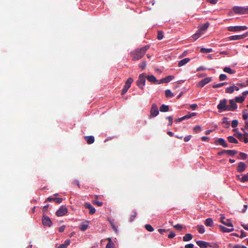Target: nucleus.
Segmentation results:
<instances>
[{
  "mask_svg": "<svg viewBox=\"0 0 248 248\" xmlns=\"http://www.w3.org/2000/svg\"><path fill=\"white\" fill-rule=\"evenodd\" d=\"M227 82H223V83H218V84H214V85H213V87L214 88H219V87H221L225 85H227Z\"/></svg>",
  "mask_w": 248,
  "mask_h": 248,
  "instance_id": "nucleus-42",
  "label": "nucleus"
},
{
  "mask_svg": "<svg viewBox=\"0 0 248 248\" xmlns=\"http://www.w3.org/2000/svg\"><path fill=\"white\" fill-rule=\"evenodd\" d=\"M145 229L150 232H152L154 231V229L153 227L150 224H146L145 225Z\"/></svg>",
  "mask_w": 248,
  "mask_h": 248,
  "instance_id": "nucleus-41",
  "label": "nucleus"
},
{
  "mask_svg": "<svg viewBox=\"0 0 248 248\" xmlns=\"http://www.w3.org/2000/svg\"><path fill=\"white\" fill-rule=\"evenodd\" d=\"M47 201L48 202H51V201H54L57 203H60L62 201V199L61 198H52V197H48L47 199Z\"/></svg>",
  "mask_w": 248,
  "mask_h": 248,
  "instance_id": "nucleus-20",
  "label": "nucleus"
},
{
  "mask_svg": "<svg viewBox=\"0 0 248 248\" xmlns=\"http://www.w3.org/2000/svg\"><path fill=\"white\" fill-rule=\"evenodd\" d=\"M246 167L247 166L245 163L243 162H240L239 163L238 165L237 168V171L239 173H241L246 170Z\"/></svg>",
  "mask_w": 248,
  "mask_h": 248,
  "instance_id": "nucleus-16",
  "label": "nucleus"
},
{
  "mask_svg": "<svg viewBox=\"0 0 248 248\" xmlns=\"http://www.w3.org/2000/svg\"><path fill=\"white\" fill-rule=\"evenodd\" d=\"M207 1L211 4H215L217 2L218 0H207Z\"/></svg>",
  "mask_w": 248,
  "mask_h": 248,
  "instance_id": "nucleus-57",
  "label": "nucleus"
},
{
  "mask_svg": "<svg viewBox=\"0 0 248 248\" xmlns=\"http://www.w3.org/2000/svg\"><path fill=\"white\" fill-rule=\"evenodd\" d=\"M198 108V106L196 104H192L190 106V108L192 110H195Z\"/></svg>",
  "mask_w": 248,
  "mask_h": 248,
  "instance_id": "nucleus-56",
  "label": "nucleus"
},
{
  "mask_svg": "<svg viewBox=\"0 0 248 248\" xmlns=\"http://www.w3.org/2000/svg\"><path fill=\"white\" fill-rule=\"evenodd\" d=\"M133 82V79L131 78H129L125 83V85L129 87L131 86V83Z\"/></svg>",
  "mask_w": 248,
  "mask_h": 248,
  "instance_id": "nucleus-43",
  "label": "nucleus"
},
{
  "mask_svg": "<svg viewBox=\"0 0 248 248\" xmlns=\"http://www.w3.org/2000/svg\"><path fill=\"white\" fill-rule=\"evenodd\" d=\"M242 141L244 142L245 143H247L248 142V138L247 137H245L244 136L242 135Z\"/></svg>",
  "mask_w": 248,
  "mask_h": 248,
  "instance_id": "nucleus-58",
  "label": "nucleus"
},
{
  "mask_svg": "<svg viewBox=\"0 0 248 248\" xmlns=\"http://www.w3.org/2000/svg\"><path fill=\"white\" fill-rule=\"evenodd\" d=\"M163 36H164L163 32L161 31H158L157 32V38L158 40H160L163 39Z\"/></svg>",
  "mask_w": 248,
  "mask_h": 248,
  "instance_id": "nucleus-40",
  "label": "nucleus"
},
{
  "mask_svg": "<svg viewBox=\"0 0 248 248\" xmlns=\"http://www.w3.org/2000/svg\"><path fill=\"white\" fill-rule=\"evenodd\" d=\"M158 113L159 110L157 105L155 104H153L150 110V116L154 117L156 116Z\"/></svg>",
  "mask_w": 248,
  "mask_h": 248,
  "instance_id": "nucleus-6",
  "label": "nucleus"
},
{
  "mask_svg": "<svg viewBox=\"0 0 248 248\" xmlns=\"http://www.w3.org/2000/svg\"><path fill=\"white\" fill-rule=\"evenodd\" d=\"M219 78L220 81L224 80L227 78V76L225 74H222L220 75Z\"/></svg>",
  "mask_w": 248,
  "mask_h": 248,
  "instance_id": "nucleus-51",
  "label": "nucleus"
},
{
  "mask_svg": "<svg viewBox=\"0 0 248 248\" xmlns=\"http://www.w3.org/2000/svg\"><path fill=\"white\" fill-rule=\"evenodd\" d=\"M209 26V23L208 22H206L204 24H202L199 26V31L201 32L203 34V32L205 31Z\"/></svg>",
  "mask_w": 248,
  "mask_h": 248,
  "instance_id": "nucleus-18",
  "label": "nucleus"
},
{
  "mask_svg": "<svg viewBox=\"0 0 248 248\" xmlns=\"http://www.w3.org/2000/svg\"><path fill=\"white\" fill-rule=\"evenodd\" d=\"M108 220L109 221V223L110 224L112 228L113 229V230L116 232H117L118 229H117V226L115 225V224L114 223V219H109V218H108Z\"/></svg>",
  "mask_w": 248,
  "mask_h": 248,
  "instance_id": "nucleus-24",
  "label": "nucleus"
},
{
  "mask_svg": "<svg viewBox=\"0 0 248 248\" xmlns=\"http://www.w3.org/2000/svg\"><path fill=\"white\" fill-rule=\"evenodd\" d=\"M237 177H238L239 179L242 182L248 181V175L246 174L243 175L241 178L240 177L239 175H237Z\"/></svg>",
  "mask_w": 248,
  "mask_h": 248,
  "instance_id": "nucleus-32",
  "label": "nucleus"
},
{
  "mask_svg": "<svg viewBox=\"0 0 248 248\" xmlns=\"http://www.w3.org/2000/svg\"><path fill=\"white\" fill-rule=\"evenodd\" d=\"M248 29L246 26H229L227 28L228 31H240L246 30Z\"/></svg>",
  "mask_w": 248,
  "mask_h": 248,
  "instance_id": "nucleus-5",
  "label": "nucleus"
},
{
  "mask_svg": "<svg viewBox=\"0 0 248 248\" xmlns=\"http://www.w3.org/2000/svg\"><path fill=\"white\" fill-rule=\"evenodd\" d=\"M67 209L64 206H62L56 212V215L58 217H62L65 215L67 213Z\"/></svg>",
  "mask_w": 248,
  "mask_h": 248,
  "instance_id": "nucleus-9",
  "label": "nucleus"
},
{
  "mask_svg": "<svg viewBox=\"0 0 248 248\" xmlns=\"http://www.w3.org/2000/svg\"><path fill=\"white\" fill-rule=\"evenodd\" d=\"M146 78H147V80L149 81L152 83L157 84V81H158V80H157L154 76H148L146 77Z\"/></svg>",
  "mask_w": 248,
  "mask_h": 248,
  "instance_id": "nucleus-22",
  "label": "nucleus"
},
{
  "mask_svg": "<svg viewBox=\"0 0 248 248\" xmlns=\"http://www.w3.org/2000/svg\"><path fill=\"white\" fill-rule=\"evenodd\" d=\"M240 157L239 159H245L247 157V155L244 153L240 152L239 153Z\"/></svg>",
  "mask_w": 248,
  "mask_h": 248,
  "instance_id": "nucleus-48",
  "label": "nucleus"
},
{
  "mask_svg": "<svg viewBox=\"0 0 248 248\" xmlns=\"http://www.w3.org/2000/svg\"><path fill=\"white\" fill-rule=\"evenodd\" d=\"M84 206L86 208L90 210L89 213L90 214L93 215L95 213V208L90 203H88V202L85 203Z\"/></svg>",
  "mask_w": 248,
  "mask_h": 248,
  "instance_id": "nucleus-17",
  "label": "nucleus"
},
{
  "mask_svg": "<svg viewBox=\"0 0 248 248\" xmlns=\"http://www.w3.org/2000/svg\"><path fill=\"white\" fill-rule=\"evenodd\" d=\"M191 138V135H189V136H187L186 137H185L184 138V141H186V142H187L188 141H189L190 139Z\"/></svg>",
  "mask_w": 248,
  "mask_h": 248,
  "instance_id": "nucleus-62",
  "label": "nucleus"
},
{
  "mask_svg": "<svg viewBox=\"0 0 248 248\" xmlns=\"http://www.w3.org/2000/svg\"><path fill=\"white\" fill-rule=\"evenodd\" d=\"M230 105H228L229 107L228 111H234L237 108V105L236 104V102L233 99H230L229 100Z\"/></svg>",
  "mask_w": 248,
  "mask_h": 248,
  "instance_id": "nucleus-10",
  "label": "nucleus"
},
{
  "mask_svg": "<svg viewBox=\"0 0 248 248\" xmlns=\"http://www.w3.org/2000/svg\"><path fill=\"white\" fill-rule=\"evenodd\" d=\"M137 212L136 211H134L133 212V214L131 215V216L130 217V222L133 221L134 220L136 217L137 216Z\"/></svg>",
  "mask_w": 248,
  "mask_h": 248,
  "instance_id": "nucleus-49",
  "label": "nucleus"
},
{
  "mask_svg": "<svg viewBox=\"0 0 248 248\" xmlns=\"http://www.w3.org/2000/svg\"><path fill=\"white\" fill-rule=\"evenodd\" d=\"M248 36V31L242 35H236L231 36L229 37L230 40H241Z\"/></svg>",
  "mask_w": 248,
  "mask_h": 248,
  "instance_id": "nucleus-8",
  "label": "nucleus"
},
{
  "mask_svg": "<svg viewBox=\"0 0 248 248\" xmlns=\"http://www.w3.org/2000/svg\"><path fill=\"white\" fill-rule=\"evenodd\" d=\"M89 221H87L85 223H83L80 226V230L82 231H86L88 228Z\"/></svg>",
  "mask_w": 248,
  "mask_h": 248,
  "instance_id": "nucleus-25",
  "label": "nucleus"
},
{
  "mask_svg": "<svg viewBox=\"0 0 248 248\" xmlns=\"http://www.w3.org/2000/svg\"><path fill=\"white\" fill-rule=\"evenodd\" d=\"M109 242L107 244L106 248H113L114 244L111 242L110 238H108Z\"/></svg>",
  "mask_w": 248,
  "mask_h": 248,
  "instance_id": "nucleus-44",
  "label": "nucleus"
},
{
  "mask_svg": "<svg viewBox=\"0 0 248 248\" xmlns=\"http://www.w3.org/2000/svg\"><path fill=\"white\" fill-rule=\"evenodd\" d=\"M189 61H190V59H189L188 58H185L179 62L178 65L179 67H181V66L184 65L185 64H186L187 63H188Z\"/></svg>",
  "mask_w": 248,
  "mask_h": 248,
  "instance_id": "nucleus-23",
  "label": "nucleus"
},
{
  "mask_svg": "<svg viewBox=\"0 0 248 248\" xmlns=\"http://www.w3.org/2000/svg\"><path fill=\"white\" fill-rule=\"evenodd\" d=\"M173 227L174 228H175V229L179 230V231H181V229H182V226L181 224H178L177 225H173Z\"/></svg>",
  "mask_w": 248,
  "mask_h": 248,
  "instance_id": "nucleus-52",
  "label": "nucleus"
},
{
  "mask_svg": "<svg viewBox=\"0 0 248 248\" xmlns=\"http://www.w3.org/2000/svg\"><path fill=\"white\" fill-rule=\"evenodd\" d=\"M42 223L44 226H47V227H50L52 225V221L48 216L43 215L42 217Z\"/></svg>",
  "mask_w": 248,
  "mask_h": 248,
  "instance_id": "nucleus-7",
  "label": "nucleus"
},
{
  "mask_svg": "<svg viewBox=\"0 0 248 248\" xmlns=\"http://www.w3.org/2000/svg\"><path fill=\"white\" fill-rule=\"evenodd\" d=\"M232 10L236 14H248V7L234 6L233 7Z\"/></svg>",
  "mask_w": 248,
  "mask_h": 248,
  "instance_id": "nucleus-4",
  "label": "nucleus"
},
{
  "mask_svg": "<svg viewBox=\"0 0 248 248\" xmlns=\"http://www.w3.org/2000/svg\"><path fill=\"white\" fill-rule=\"evenodd\" d=\"M206 69H207V68L203 66H200L197 69V71H200L201 70H205Z\"/></svg>",
  "mask_w": 248,
  "mask_h": 248,
  "instance_id": "nucleus-63",
  "label": "nucleus"
},
{
  "mask_svg": "<svg viewBox=\"0 0 248 248\" xmlns=\"http://www.w3.org/2000/svg\"><path fill=\"white\" fill-rule=\"evenodd\" d=\"M237 129H234L233 130V131L235 132V133L234 134L235 136H236L240 140H242V134H241L240 132L237 131Z\"/></svg>",
  "mask_w": 248,
  "mask_h": 248,
  "instance_id": "nucleus-34",
  "label": "nucleus"
},
{
  "mask_svg": "<svg viewBox=\"0 0 248 248\" xmlns=\"http://www.w3.org/2000/svg\"><path fill=\"white\" fill-rule=\"evenodd\" d=\"M165 95L167 97H171L173 96V94L170 90L168 89L165 91Z\"/></svg>",
  "mask_w": 248,
  "mask_h": 248,
  "instance_id": "nucleus-38",
  "label": "nucleus"
},
{
  "mask_svg": "<svg viewBox=\"0 0 248 248\" xmlns=\"http://www.w3.org/2000/svg\"><path fill=\"white\" fill-rule=\"evenodd\" d=\"M202 34V33L199 31V30H198L196 33H195V34H194L192 35V38L194 40H196L198 38H199Z\"/></svg>",
  "mask_w": 248,
  "mask_h": 248,
  "instance_id": "nucleus-36",
  "label": "nucleus"
},
{
  "mask_svg": "<svg viewBox=\"0 0 248 248\" xmlns=\"http://www.w3.org/2000/svg\"><path fill=\"white\" fill-rule=\"evenodd\" d=\"M234 92L233 86L227 87L226 89V92L227 93H232Z\"/></svg>",
  "mask_w": 248,
  "mask_h": 248,
  "instance_id": "nucleus-45",
  "label": "nucleus"
},
{
  "mask_svg": "<svg viewBox=\"0 0 248 248\" xmlns=\"http://www.w3.org/2000/svg\"><path fill=\"white\" fill-rule=\"evenodd\" d=\"M223 71L224 72L229 73L230 74H234L235 72V70H232L231 68L228 67H225V68H224Z\"/></svg>",
  "mask_w": 248,
  "mask_h": 248,
  "instance_id": "nucleus-31",
  "label": "nucleus"
},
{
  "mask_svg": "<svg viewBox=\"0 0 248 248\" xmlns=\"http://www.w3.org/2000/svg\"><path fill=\"white\" fill-rule=\"evenodd\" d=\"M227 139L229 142L230 143L237 144L238 142V140L232 136H229L227 138Z\"/></svg>",
  "mask_w": 248,
  "mask_h": 248,
  "instance_id": "nucleus-30",
  "label": "nucleus"
},
{
  "mask_svg": "<svg viewBox=\"0 0 248 248\" xmlns=\"http://www.w3.org/2000/svg\"><path fill=\"white\" fill-rule=\"evenodd\" d=\"M130 87H129L127 85H124V86L122 91V94L123 95V94H125L127 92L128 90L129 89V88Z\"/></svg>",
  "mask_w": 248,
  "mask_h": 248,
  "instance_id": "nucleus-46",
  "label": "nucleus"
},
{
  "mask_svg": "<svg viewBox=\"0 0 248 248\" xmlns=\"http://www.w3.org/2000/svg\"><path fill=\"white\" fill-rule=\"evenodd\" d=\"M215 144L216 145H220L224 148L227 147L228 146L226 141L222 138H219L217 139L215 141Z\"/></svg>",
  "mask_w": 248,
  "mask_h": 248,
  "instance_id": "nucleus-12",
  "label": "nucleus"
},
{
  "mask_svg": "<svg viewBox=\"0 0 248 248\" xmlns=\"http://www.w3.org/2000/svg\"><path fill=\"white\" fill-rule=\"evenodd\" d=\"M245 97L244 96H237L235 98V101L237 103H242L244 101Z\"/></svg>",
  "mask_w": 248,
  "mask_h": 248,
  "instance_id": "nucleus-33",
  "label": "nucleus"
},
{
  "mask_svg": "<svg viewBox=\"0 0 248 248\" xmlns=\"http://www.w3.org/2000/svg\"><path fill=\"white\" fill-rule=\"evenodd\" d=\"M219 227L220 228L221 231L222 232H232L233 230V228L228 229V228H227L225 227L224 226H223L221 225H220Z\"/></svg>",
  "mask_w": 248,
  "mask_h": 248,
  "instance_id": "nucleus-29",
  "label": "nucleus"
},
{
  "mask_svg": "<svg viewBox=\"0 0 248 248\" xmlns=\"http://www.w3.org/2000/svg\"><path fill=\"white\" fill-rule=\"evenodd\" d=\"M206 226L212 227L213 225V221L212 218H208L205 221Z\"/></svg>",
  "mask_w": 248,
  "mask_h": 248,
  "instance_id": "nucleus-27",
  "label": "nucleus"
},
{
  "mask_svg": "<svg viewBox=\"0 0 248 248\" xmlns=\"http://www.w3.org/2000/svg\"><path fill=\"white\" fill-rule=\"evenodd\" d=\"M225 153H227V154L230 156H233L236 154H237V152L236 150H224L222 151L219 152L217 153L218 155H221L224 154Z\"/></svg>",
  "mask_w": 248,
  "mask_h": 248,
  "instance_id": "nucleus-11",
  "label": "nucleus"
},
{
  "mask_svg": "<svg viewBox=\"0 0 248 248\" xmlns=\"http://www.w3.org/2000/svg\"><path fill=\"white\" fill-rule=\"evenodd\" d=\"M194 245L193 244H187L185 246V248H193Z\"/></svg>",
  "mask_w": 248,
  "mask_h": 248,
  "instance_id": "nucleus-64",
  "label": "nucleus"
},
{
  "mask_svg": "<svg viewBox=\"0 0 248 248\" xmlns=\"http://www.w3.org/2000/svg\"><path fill=\"white\" fill-rule=\"evenodd\" d=\"M212 81V78L210 77L206 78L202 80L198 83V86L201 87H204L206 84H208Z\"/></svg>",
  "mask_w": 248,
  "mask_h": 248,
  "instance_id": "nucleus-13",
  "label": "nucleus"
},
{
  "mask_svg": "<svg viewBox=\"0 0 248 248\" xmlns=\"http://www.w3.org/2000/svg\"><path fill=\"white\" fill-rule=\"evenodd\" d=\"M201 129V127L199 125H197L193 128V130L196 132H199Z\"/></svg>",
  "mask_w": 248,
  "mask_h": 248,
  "instance_id": "nucleus-55",
  "label": "nucleus"
},
{
  "mask_svg": "<svg viewBox=\"0 0 248 248\" xmlns=\"http://www.w3.org/2000/svg\"><path fill=\"white\" fill-rule=\"evenodd\" d=\"M167 119L169 120V123L168 124L169 125H171L173 123V118L172 116H168L167 117Z\"/></svg>",
  "mask_w": 248,
  "mask_h": 248,
  "instance_id": "nucleus-54",
  "label": "nucleus"
},
{
  "mask_svg": "<svg viewBox=\"0 0 248 248\" xmlns=\"http://www.w3.org/2000/svg\"><path fill=\"white\" fill-rule=\"evenodd\" d=\"M149 46H146L140 48H137L131 52L132 57V60L134 61L140 59L145 54Z\"/></svg>",
  "mask_w": 248,
  "mask_h": 248,
  "instance_id": "nucleus-1",
  "label": "nucleus"
},
{
  "mask_svg": "<svg viewBox=\"0 0 248 248\" xmlns=\"http://www.w3.org/2000/svg\"><path fill=\"white\" fill-rule=\"evenodd\" d=\"M212 51H213V50L212 48H202L200 50V51L202 53H209V52H212Z\"/></svg>",
  "mask_w": 248,
  "mask_h": 248,
  "instance_id": "nucleus-39",
  "label": "nucleus"
},
{
  "mask_svg": "<svg viewBox=\"0 0 248 248\" xmlns=\"http://www.w3.org/2000/svg\"><path fill=\"white\" fill-rule=\"evenodd\" d=\"M217 108L219 112H221L224 111H228L229 107L227 105V100L226 99H223L219 101V104L217 106Z\"/></svg>",
  "mask_w": 248,
  "mask_h": 248,
  "instance_id": "nucleus-2",
  "label": "nucleus"
},
{
  "mask_svg": "<svg viewBox=\"0 0 248 248\" xmlns=\"http://www.w3.org/2000/svg\"><path fill=\"white\" fill-rule=\"evenodd\" d=\"M196 244L201 248H205L208 247V246H211V244L209 243L203 241H196Z\"/></svg>",
  "mask_w": 248,
  "mask_h": 248,
  "instance_id": "nucleus-15",
  "label": "nucleus"
},
{
  "mask_svg": "<svg viewBox=\"0 0 248 248\" xmlns=\"http://www.w3.org/2000/svg\"><path fill=\"white\" fill-rule=\"evenodd\" d=\"M158 232L161 234H163L164 232H167L168 230L164 229H159L158 230Z\"/></svg>",
  "mask_w": 248,
  "mask_h": 248,
  "instance_id": "nucleus-60",
  "label": "nucleus"
},
{
  "mask_svg": "<svg viewBox=\"0 0 248 248\" xmlns=\"http://www.w3.org/2000/svg\"><path fill=\"white\" fill-rule=\"evenodd\" d=\"M139 67L142 70H143L146 66V62L145 61H143L141 63H140L139 64Z\"/></svg>",
  "mask_w": 248,
  "mask_h": 248,
  "instance_id": "nucleus-47",
  "label": "nucleus"
},
{
  "mask_svg": "<svg viewBox=\"0 0 248 248\" xmlns=\"http://www.w3.org/2000/svg\"><path fill=\"white\" fill-rule=\"evenodd\" d=\"M175 236V233L173 232H171L168 235V238L171 239V238H173Z\"/></svg>",
  "mask_w": 248,
  "mask_h": 248,
  "instance_id": "nucleus-59",
  "label": "nucleus"
},
{
  "mask_svg": "<svg viewBox=\"0 0 248 248\" xmlns=\"http://www.w3.org/2000/svg\"><path fill=\"white\" fill-rule=\"evenodd\" d=\"M225 217L224 216H221V217H220V222L223 223V224L228 226V227H233V225H232V224L231 223V222L230 221V220H229V219H228L226 221H224V219H225Z\"/></svg>",
  "mask_w": 248,
  "mask_h": 248,
  "instance_id": "nucleus-19",
  "label": "nucleus"
},
{
  "mask_svg": "<svg viewBox=\"0 0 248 248\" xmlns=\"http://www.w3.org/2000/svg\"><path fill=\"white\" fill-rule=\"evenodd\" d=\"M145 74L142 73L139 75L138 80L137 81V85L141 89H143L146 81Z\"/></svg>",
  "mask_w": 248,
  "mask_h": 248,
  "instance_id": "nucleus-3",
  "label": "nucleus"
},
{
  "mask_svg": "<svg viewBox=\"0 0 248 248\" xmlns=\"http://www.w3.org/2000/svg\"><path fill=\"white\" fill-rule=\"evenodd\" d=\"M174 78V77L173 76H168L165 78H163L161 79L160 80H158V81H157V84H161L163 83H168L171 80L173 79Z\"/></svg>",
  "mask_w": 248,
  "mask_h": 248,
  "instance_id": "nucleus-14",
  "label": "nucleus"
},
{
  "mask_svg": "<svg viewBox=\"0 0 248 248\" xmlns=\"http://www.w3.org/2000/svg\"><path fill=\"white\" fill-rule=\"evenodd\" d=\"M197 228L199 233L202 234L205 232L204 227L203 225H198Z\"/></svg>",
  "mask_w": 248,
  "mask_h": 248,
  "instance_id": "nucleus-35",
  "label": "nucleus"
},
{
  "mask_svg": "<svg viewBox=\"0 0 248 248\" xmlns=\"http://www.w3.org/2000/svg\"><path fill=\"white\" fill-rule=\"evenodd\" d=\"M84 139L89 144H92L94 142V138L93 136H85Z\"/></svg>",
  "mask_w": 248,
  "mask_h": 248,
  "instance_id": "nucleus-21",
  "label": "nucleus"
},
{
  "mask_svg": "<svg viewBox=\"0 0 248 248\" xmlns=\"http://www.w3.org/2000/svg\"><path fill=\"white\" fill-rule=\"evenodd\" d=\"M169 110V106L166 105H162L160 107V111L161 112H167Z\"/></svg>",
  "mask_w": 248,
  "mask_h": 248,
  "instance_id": "nucleus-28",
  "label": "nucleus"
},
{
  "mask_svg": "<svg viewBox=\"0 0 248 248\" xmlns=\"http://www.w3.org/2000/svg\"><path fill=\"white\" fill-rule=\"evenodd\" d=\"M93 203L94 204L97 205L98 206H101L103 205V202L98 201H93Z\"/></svg>",
  "mask_w": 248,
  "mask_h": 248,
  "instance_id": "nucleus-53",
  "label": "nucleus"
},
{
  "mask_svg": "<svg viewBox=\"0 0 248 248\" xmlns=\"http://www.w3.org/2000/svg\"><path fill=\"white\" fill-rule=\"evenodd\" d=\"M192 235L190 233H186L183 237L184 241H188L192 239Z\"/></svg>",
  "mask_w": 248,
  "mask_h": 248,
  "instance_id": "nucleus-26",
  "label": "nucleus"
},
{
  "mask_svg": "<svg viewBox=\"0 0 248 248\" xmlns=\"http://www.w3.org/2000/svg\"><path fill=\"white\" fill-rule=\"evenodd\" d=\"M238 124V122L237 120H232V126L233 128H235L237 126Z\"/></svg>",
  "mask_w": 248,
  "mask_h": 248,
  "instance_id": "nucleus-50",
  "label": "nucleus"
},
{
  "mask_svg": "<svg viewBox=\"0 0 248 248\" xmlns=\"http://www.w3.org/2000/svg\"><path fill=\"white\" fill-rule=\"evenodd\" d=\"M70 244V240H66L64 243L63 244L67 248L68 246H69Z\"/></svg>",
  "mask_w": 248,
  "mask_h": 248,
  "instance_id": "nucleus-61",
  "label": "nucleus"
},
{
  "mask_svg": "<svg viewBox=\"0 0 248 248\" xmlns=\"http://www.w3.org/2000/svg\"><path fill=\"white\" fill-rule=\"evenodd\" d=\"M222 123L225 125H224V127L228 128L229 127L230 123L228 121H227V118L224 117L222 119Z\"/></svg>",
  "mask_w": 248,
  "mask_h": 248,
  "instance_id": "nucleus-37",
  "label": "nucleus"
}]
</instances>
